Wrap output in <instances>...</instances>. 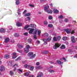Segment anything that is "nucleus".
I'll return each instance as SVG.
<instances>
[{
    "label": "nucleus",
    "mask_w": 77,
    "mask_h": 77,
    "mask_svg": "<svg viewBox=\"0 0 77 77\" xmlns=\"http://www.w3.org/2000/svg\"><path fill=\"white\" fill-rule=\"evenodd\" d=\"M36 69H42L43 67L41 66H36L35 67Z\"/></svg>",
    "instance_id": "14"
},
{
    "label": "nucleus",
    "mask_w": 77,
    "mask_h": 77,
    "mask_svg": "<svg viewBox=\"0 0 77 77\" xmlns=\"http://www.w3.org/2000/svg\"><path fill=\"white\" fill-rule=\"evenodd\" d=\"M58 17L59 18H63V17L62 15H61L59 17Z\"/></svg>",
    "instance_id": "42"
},
{
    "label": "nucleus",
    "mask_w": 77,
    "mask_h": 77,
    "mask_svg": "<svg viewBox=\"0 0 77 77\" xmlns=\"http://www.w3.org/2000/svg\"><path fill=\"white\" fill-rule=\"evenodd\" d=\"M46 12L48 14H51L53 13V11L51 10H48Z\"/></svg>",
    "instance_id": "22"
},
{
    "label": "nucleus",
    "mask_w": 77,
    "mask_h": 77,
    "mask_svg": "<svg viewBox=\"0 0 77 77\" xmlns=\"http://www.w3.org/2000/svg\"><path fill=\"white\" fill-rule=\"evenodd\" d=\"M11 42H12V43H14L15 42V41H14V39H12L11 40Z\"/></svg>",
    "instance_id": "49"
},
{
    "label": "nucleus",
    "mask_w": 77,
    "mask_h": 77,
    "mask_svg": "<svg viewBox=\"0 0 77 77\" xmlns=\"http://www.w3.org/2000/svg\"><path fill=\"white\" fill-rule=\"evenodd\" d=\"M17 51L18 52H20V53H22V51H19L18 50H17Z\"/></svg>",
    "instance_id": "57"
},
{
    "label": "nucleus",
    "mask_w": 77,
    "mask_h": 77,
    "mask_svg": "<svg viewBox=\"0 0 77 77\" xmlns=\"http://www.w3.org/2000/svg\"><path fill=\"white\" fill-rule=\"evenodd\" d=\"M64 30L66 32L67 34L70 33V32H71V34H73V33H74V31L72 30L71 31V29H65Z\"/></svg>",
    "instance_id": "3"
},
{
    "label": "nucleus",
    "mask_w": 77,
    "mask_h": 77,
    "mask_svg": "<svg viewBox=\"0 0 77 77\" xmlns=\"http://www.w3.org/2000/svg\"><path fill=\"white\" fill-rule=\"evenodd\" d=\"M53 11L54 14H57L59 13V11H58L57 9L55 8L53 10Z\"/></svg>",
    "instance_id": "11"
},
{
    "label": "nucleus",
    "mask_w": 77,
    "mask_h": 77,
    "mask_svg": "<svg viewBox=\"0 0 77 77\" xmlns=\"http://www.w3.org/2000/svg\"><path fill=\"white\" fill-rule=\"evenodd\" d=\"M60 45V44H59L58 43H55L54 46V49H55V50L57 49V48L59 47Z\"/></svg>",
    "instance_id": "5"
},
{
    "label": "nucleus",
    "mask_w": 77,
    "mask_h": 77,
    "mask_svg": "<svg viewBox=\"0 0 77 77\" xmlns=\"http://www.w3.org/2000/svg\"><path fill=\"white\" fill-rule=\"evenodd\" d=\"M13 67L14 68V71H15V70H16V68L18 67V64H15L14 65H13Z\"/></svg>",
    "instance_id": "15"
},
{
    "label": "nucleus",
    "mask_w": 77,
    "mask_h": 77,
    "mask_svg": "<svg viewBox=\"0 0 77 77\" xmlns=\"http://www.w3.org/2000/svg\"><path fill=\"white\" fill-rule=\"evenodd\" d=\"M50 6H51V7H52V6H53V4L51 3L50 5Z\"/></svg>",
    "instance_id": "61"
},
{
    "label": "nucleus",
    "mask_w": 77,
    "mask_h": 77,
    "mask_svg": "<svg viewBox=\"0 0 77 77\" xmlns=\"http://www.w3.org/2000/svg\"><path fill=\"white\" fill-rule=\"evenodd\" d=\"M49 72H50L51 73H53V72H54V71L52 70H50L49 71Z\"/></svg>",
    "instance_id": "37"
},
{
    "label": "nucleus",
    "mask_w": 77,
    "mask_h": 77,
    "mask_svg": "<svg viewBox=\"0 0 77 77\" xmlns=\"http://www.w3.org/2000/svg\"><path fill=\"white\" fill-rule=\"evenodd\" d=\"M44 43V44L45 45H46L47 44V41H51V37H50L49 38H48L47 40H45V39H44L43 40Z\"/></svg>",
    "instance_id": "4"
},
{
    "label": "nucleus",
    "mask_w": 77,
    "mask_h": 77,
    "mask_svg": "<svg viewBox=\"0 0 77 77\" xmlns=\"http://www.w3.org/2000/svg\"><path fill=\"white\" fill-rule=\"evenodd\" d=\"M68 52H71L72 51L70 49H69L68 50Z\"/></svg>",
    "instance_id": "58"
},
{
    "label": "nucleus",
    "mask_w": 77,
    "mask_h": 77,
    "mask_svg": "<svg viewBox=\"0 0 77 77\" xmlns=\"http://www.w3.org/2000/svg\"><path fill=\"white\" fill-rule=\"evenodd\" d=\"M9 29L10 30H12V26H10L9 27Z\"/></svg>",
    "instance_id": "54"
},
{
    "label": "nucleus",
    "mask_w": 77,
    "mask_h": 77,
    "mask_svg": "<svg viewBox=\"0 0 77 77\" xmlns=\"http://www.w3.org/2000/svg\"><path fill=\"white\" fill-rule=\"evenodd\" d=\"M46 0H40V2H45V1H46Z\"/></svg>",
    "instance_id": "56"
},
{
    "label": "nucleus",
    "mask_w": 77,
    "mask_h": 77,
    "mask_svg": "<svg viewBox=\"0 0 77 77\" xmlns=\"http://www.w3.org/2000/svg\"><path fill=\"white\" fill-rule=\"evenodd\" d=\"M42 52L43 54H48V51H43Z\"/></svg>",
    "instance_id": "27"
},
{
    "label": "nucleus",
    "mask_w": 77,
    "mask_h": 77,
    "mask_svg": "<svg viewBox=\"0 0 77 77\" xmlns=\"http://www.w3.org/2000/svg\"><path fill=\"white\" fill-rule=\"evenodd\" d=\"M20 60V57H19L17 59L15 60L16 61H17V60Z\"/></svg>",
    "instance_id": "45"
},
{
    "label": "nucleus",
    "mask_w": 77,
    "mask_h": 77,
    "mask_svg": "<svg viewBox=\"0 0 77 77\" xmlns=\"http://www.w3.org/2000/svg\"><path fill=\"white\" fill-rule=\"evenodd\" d=\"M15 36H16V37H18L20 36V34H18L17 33H15L14 35Z\"/></svg>",
    "instance_id": "31"
},
{
    "label": "nucleus",
    "mask_w": 77,
    "mask_h": 77,
    "mask_svg": "<svg viewBox=\"0 0 77 77\" xmlns=\"http://www.w3.org/2000/svg\"><path fill=\"white\" fill-rule=\"evenodd\" d=\"M45 36H48V33H45Z\"/></svg>",
    "instance_id": "52"
},
{
    "label": "nucleus",
    "mask_w": 77,
    "mask_h": 77,
    "mask_svg": "<svg viewBox=\"0 0 77 77\" xmlns=\"http://www.w3.org/2000/svg\"><path fill=\"white\" fill-rule=\"evenodd\" d=\"M63 60H64L65 62H66V59L65 57H63Z\"/></svg>",
    "instance_id": "50"
},
{
    "label": "nucleus",
    "mask_w": 77,
    "mask_h": 77,
    "mask_svg": "<svg viewBox=\"0 0 77 77\" xmlns=\"http://www.w3.org/2000/svg\"><path fill=\"white\" fill-rule=\"evenodd\" d=\"M33 53L32 52H29L28 54V57H30V59H33L36 56V54H34L33 55Z\"/></svg>",
    "instance_id": "1"
},
{
    "label": "nucleus",
    "mask_w": 77,
    "mask_h": 77,
    "mask_svg": "<svg viewBox=\"0 0 77 77\" xmlns=\"http://www.w3.org/2000/svg\"><path fill=\"white\" fill-rule=\"evenodd\" d=\"M39 75H38L37 76V77H41V76H42V72H40L39 73Z\"/></svg>",
    "instance_id": "23"
},
{
    "label": "nucleus",
    "mask_w": 77,
    "mask_h": 77,
    "mask_svg": "<svg viewBox=\"0 0 77 77\" xmlns=\"http://www.w3.org/2000/svg\"><path fill=\"white\" fill-rule=\"evenodd\" d=\"M48 27H53V25L51 24H49L48 25Z\"/></svg>",
    "instance_id": "39"
},
{
    "label": "nucleus",
    "mask_w": 77,
    "mask_h": 77,
    "mask_svg": "<svg viewBox=\"0 0 77 77\" xmlns=\"http://www.w3.org/2000/svg\"><path fill=\"white\" fill-rule=\"evenodd\" d=\"M57 62L58 63V64L60 65H61L62 66V64H63V62H61V61L59 60H57Z\"/></svg>",
    "instance_id": "17"
},
{
    "label": "nucleus",
    "mask_w": 77,
    "mask_h": 77,
    "mask_svg": "<svg viewBox=\"0 0 77 77\" xmlns=\"http://www.w3.org/2000/svg\"><path fill=\"white\" fill-rule=\"evenodd\" d=\"M34 69V67L32 66H31L30 67V69L31 70V71H33Z\"/></svg>",
    "instance_id": "38"
},
{
    "label": "nucleus",
    "mask_w": 77,
    "mask_h": 77,
    "mask_svg": "<svg viewBox=\"0 0 77 77\" xmlns=\"http://www.w3.org/2000/svg\"><path fill=\"white\" fill-rule=\"evenodd\" d=\"M64 21L65 22H66V23L67 22H68V20L67 19H66L64 20Z\"/></svg>",
    "instance_id": "48"
},
{
    "label": "nucleus",
    "mask_w": 77,
    "mask_h": 77,
    "mask_svg": "<svg viewBox=\"0 0 77 77\" xmlns=\"http://www.w3.org/2000/svg\"><path fill=\"white\" fill-rule=\"evenodd\" d=\"M24 68H29L30 67V65H25L24 66Z\"/></svg>",
    "instance_id": "19"
},
{
    "label": "nucleus",
    "mask_w": 77,
    "mask_h": 77,
    "mask_svg": "<svg viewBox=\"0 0 77 77\" xmlns=\"http://www.w3.org/2000/svg\"><path fill=\"white\" fill-rule=\"evenodd\" d=\"M6 32V29L4 28H1L0 29V32L1 33H5Z\"/></svg>",
    "instance_id": "10"
},
{
    "label": "nucleus",
    "mask_w": 77,
    "mask_h": 77,
    "mask_svg": "<svg viewBox=\"0 0 77 77\" xmlns=\"http://www.w3.org/2000/svg\"><path fill=\"white\" fill-rule=\"evenodd\" d=\"M33 31H34V29L33 28H31L29 32V33H32L33 32Z\"/></svg>",
    "instance_id": "16"
},
{
    "label": "nucleus",
    "mask_w": 77,
    "mask_h": 77,
    "mask_svg": "<svg viewBox=\"0 0 77 77\" xmlns=\"http://www.w3.org/2000/svg\"><path fill=\"white\" fill-rule=\"evenodd\" d=\"M48 18L49 20H51L53 18V17L51 16H49Z\"/></svg>",
    "instance_id": "40"
},
{
    "label": "nucleus",
    "mask_w": 77,
    "mask_h": 77,
    "mask_svg": "<svg viewBox=\"0 0 77 77\" xmlns=\"http://www.w3.org/2000/svg\"><path fill=\"white\" fill-rule=\"evenodd\" d=\"M71 39L73 43H74L75 42V38L74 36H72L71 37Z\"/></svg>",
    "instance_id": "9"
},
{
    "label": "nucleus",
    "mask_w": 77,
    "mask_h": 77,
    "mask_svg": "<svg viewBox=\"0 0 77 77\" xmlns=\"http://www.w3.org/2000/svg\"><path fill=\"white\" fill-rule=\"evenodd\" d=\"M18 11L19 12H21V9H20V8H19L18 10Z\"/></svg>",
    "instance_id": "59"
},
{
    "label": "nucleus",
    "mask_w": 77,
    "mask_h": 77,
    "mask_svg": "<svg viewBox=\"0 0 77 77\" xmlns=\"http://www.w3.org/2000/svg\"><path fill=\"white\" fill-rule=\"evenodd\" d=\"M74 58H77V54L76 55H75L73 57Z\"/></svg>",
    "instance_id": "55"
},
{
    "label": "nucleus",
    "mask_w": 77,
    "mask_h": 77,
    "mask_svg": "<svg viewBox=\"0 0 77 77\" xmlns=\"http://www.w3.org/2000/svg\"><path fill=\"white\" fill-rule=\"evenodd\" d=\"M29 6L30 7H31L32 8H33V7H34V6H35L34 5H31V4H29Z\"/></svg>",
    "instance_id": "44"
},
{
    "label": "nucleus",
    "mask_w": 77,
    "mask_h": 77,
    "mask_svg": "<svg viewBox=\"0 0 77 77\" xmlns=\"http://www.w3.org/2000/svg\"><path fill=\"white\" fill-rule=\"evenodd\" d=\"M32 27V28H35L36 27V25L35 24H30V26H29V25H26V26L24 27V29H27V28H29V27Z\"/></svg>",
    "instance_id": "2"
},
{
    "label": "nucleus",
    "mask_w": 77,
    "mask_h": 77,
    "mask_svg": "<svg viewBox=\"0 0 77 77\" xmlns=\"http://www.w3.org/2000/svg\"><path fill=\"white\" fill-rule=\"evenodd\" d=\"M26 12H27V10H25L24 11V12H23V14H26Z\"/></svg>",
    "instance_id": "53"
},
{
    "label": "nucleus",
    "mask_w": 77,
    "mask_h": 77,
    "mask_svg": "<svg viewBox=\"0 0 77 77\" xmlns=\"http://www.w3.org/2000/svg\"><path fill=\"white\" fill-rule=\"evenodd\" d=\"M29 72H26V73H25V74H24V75L25 76H26V77H27V76H28V75H29Z\"/></svg>",
    "instance_id": "30"
},
{
    "label": "nucleus",
    "mask_w": 77,
    "mask_h": 77,
    "mask_svg": "<svg viewBox=\"0 0 77 77\" xmlns=\"http://www.w3.org/2000/svg\"><path fill=\"white\" fill-rule=\"evenodd\" d=\"M18 71H19L18 72L20 74H21V73H23V71H22V70H21L20 69H18Z\"/></svg>",
    "instance_id": "36"
},
{
    "label": "nucleus",
    "mask_w": 77,
    "mask_h": 77,
    "mask_svg": "<svg viewBox=\"0 0 77 77\" xmlns=\"http://www.w3.org/2000/svg\"><path fill=\"white\" fill-rule=\"evenodd\" d=\"M17 46L18 47V48L20 49L23 48L24 47L23 45H20V44L19 43L17 44Z\"/></svg>",
    "instance_id": "13"
},
{
    "label": "nucleus",
    "mask_w": 77,
    "mask_h": 77,
    "mask_svg": "<svg viewBox=\"0 0 77 77\" xmlns=\"http://www.w3.org/2000/svg\"><path fill=\"white\" fill-rule=\"evenodd\" d=\"M28 43L29 44H31L32 43V39L29 38L28 39Z\"/></svg>",
    "instance_id": "21"
},
{
    "label": "nucleus",
    "mask_w": 77,
    "mask_h": 77,
    "mask_svg": "<svg viewBox=\"0 0 77 77\" xmlns=\"http://www.w3.org/2000/svg\"><path fill=\"white\" fill-rule=\"evenodd\" d=\"M36 64L37 66L39 65V64H40V63L39 62H37L36 63Z\"/></svg>",
    "instance_id": "51"
},
{
    "label": "nucleus",
    "mask_w": 77,
    "mask_h": 77,
    "mask_svg": "<svg viewBox=\"0 0 77 77\" xmlns=\"http://www.w3.org/2000/svg\"><path fill=\"white\" fill-rule=\"evenodd\" d=\"M10 72L11 75H12L14 74V72H13V71H10Z\"/></svg>",
    "instance_id": "43"
},
{
    "label": "nucleus",
    "mask_w": 77,
    "mask_h": 77,
    "mask_svg": "<svg viewBox=\"0 0 77 77\" xmlns=\"http://www.w3.org/2000/svg\"><path fill=\"white\" fill-rule=\"evenodd\" d=\"M27 18L28 19V20H30V17H27Z\"/></svg>",
    "instance_id": "60"
},
{
    "label": "nucleus",
    "mask_w": 77,
    "mask_h": 77,
    "mask_svg": "<svg viewBox=\"0 0 77 77\" xmlns=\"http://www.w3.org/2000/svg\"><path fill=\"white\" fill-rule=\"evenodd\" d=\"M9 38H6L5 39V43H8V42H9Z\"/></svg>",
    "instance_id": "12"
},
{
    "label": "nucleus",
    "mask_w": 77,
    "mask_h": 77,
    "mask_svg": "<svg viewBox=\"0 0 77 77\" xmlns=\"http://www.w3.org/2000/svg\"><path fill=\"white\" fill-rule=\"evenodd\" d=\"M63 41H66L67 39V37H64L63 38Z\"/></svg>",
    "instance_id": "32"
},
{
    "label": "nucleus",
    "mask_w": 77,
    "mask_h": 77,
    "mask_svg": "<svg viewBox=\"0 0 77 77\" xmlns=\"http://www.w3.org/2000/svg\"><path fill=\"white\" fill-rule=\"evenodd\" d=\"M53 39L54 41H57V38H56V37H54Z\"/></svg>",
    "instance_id": "33"
},
{
    "label": "nucleus",
    "mask_w": 77,
    "mask_h": 77,
    "mask_svg": "<svg viewBox=\"0 0 77 77\" xmlns=\"http://www.w3.org/2000/svg\"><path fill=\"white\" fill-rule=\"evenodd\" d=\"M37 42L38 43V44H39L40 42H39V41H37Z\"/></svg>",
    "instance_id": "63"
},
{
    "label": "nucleus",
    "mask_w": 77,
    "mask_h": 77,
    "mask_svg": "<svg viewBox=\"0 0 77 77\" xmlns=\"http://www.w3.org/2000/svg\"><path fill=\"white\" fill-rule=\"evenodd\" d=\"M49 6L48 5H47V6L45 7H44V9L45 11V12H47V11H48V9H49Z\"/></svg>",
    "instance_id": "8"
},
{
    "label": "nucleus",
    "mask_w": 77,
    "mask_h": 77,
    "mask_svg": "<svg viewBox=\"0 0 77 77\" xmlns=\"http://www.w3.org/2000/svg\"><path fill=\"white\" fill-rule=\"evenodd\" d=\"M34 38L35 39H37V37L36 35H34Z\"/></svg>",
    "instance_id": "46"
},
{
    "label": "nucleus",
    "mask_w": 77,
    "mask_h": 77,
    "mask_svg": "<svg viewBox=\"0 0 77 77\" xmlns=\"http://www.w3.org/2000/svg\"><path fill=\"white\" fill-rule=\"evenodd\" d=\"M60 38H61V37H60V36H58L57 37V39L58 41H60Z\"/></svg>",
    "instance_id": "35"
},
{
    "label": "nucleus",
    "mask_w": 77,
    "mask_h": 77,
    "mask_svg": "<svg viewBox=\"0 0 77 77\" xmlns=\"http://www.w3.org/2000/svg\"><path fill=\"white\" fill-rule=\"evenodd\" d=\"M23 35L25 36H27L28 35V33L27 32L24 33H23Z\"/></svg>",
    "instance_id": "41"
},
{
    "label": "nucleus",
    "mask_w": 77,
    "mask_h": 77,
    "mask_svg": "<svg viewBox=\"0 0 77 77\" xmlns=\"http://www.w3.org/2000/svg\"><path fill=\"white\" fill-rule=\"evenodd\" d=\"M5 57L6 59H9V55L8 54H6L5 55Z\"/></svg>",
    "instance_id": "26"
},
{
    "label": "nucleus",
    "mask_w": 77,
    "mask_h": 77,
    "mask_svg": "<svg viewBox=\"0 0 77 77\" xmlns=\"http://www.w3.org/2000/svg\"><path fill=\"white\" fill-rule=\"evenodd\" d=\"M30 16V13H27L25 14V17H29Z\"/></svg>",
    "instance_id": "24"
},
{
    "label": "nucleus",
    "mask_w": 77,
    "mask_h": 77,
    "mask_svg": "<svg viewBox=\"0 0 77 77\" xmlns=\"http://www.w3.org/2000/svg\"><path fill=\"white\" fill-rule=\"evenodd\" d=\"M65 46L64 45H62L61 47V49H65Z\"/></svg>",
    "instance_id": "28"
},
{
    "label": "nucleus",
    "mask_w": 77,
    "mask_h": 77,
    "mask_svg": "<svg viewBox=\"0 0 77 77\" xmlns=\"http://www.w3.org/2000/svg\"><path fill=\"white\" fill-rule=\"evenodd\" d=\"M5 69L4 66H1V69H0L1 71H3V69Z\"/></svg>",
    "instance_id": "20"
},
{
    "label": "nucleus",
    "mask_w": 77,
    "mask_h": 77,
    "mask_svg": "<svg viewBox=\"0 0 77 77\" xmlns=\"http://www.w3.org/2000/svg\"><path fill=\"white\" fill-rule=\"evenodd\" d=\"M29 48H30V46H29V45H27L26 46V48H25V53H27L29 51Z\"/></svg>",
    "instance_id": "6"
},
{
    "label": "nucleus",
    "mask_w": 77,
    "mask_h": 77,
    "mask_svg": "<svg viewBox=\"0 0 77 77\" xmlns=\"http://www.w3.org/2000/svg\"><path fill=\"white\" fill-rule=\"evenodd\" d=\"M18 14L19 15H21V13L20 12H18Z\"/></svg>",
    "instance_id": "62"
},
{
    "label": "nucleus",
    "mask_w": 77,
    "mask_h": 77,
    "mask_svg": "<svg viewBox=\"0 0 77 77\" xmlns=\"http://www.w3.org/2000/svg\"><path fill=\"white\" fill-rule=\"evenodd\" d=\"M16 26H17L18 27L22 26V25H23L21 23L19 22H16Z\"/></svg>",
    "instance_id": "7"
},
{
    "label": "nucleus",
    "mask_w": 77,
    "mask_h": 77,
    "mask_svg": "<svg viewBox=\"0 0 77 77\" xmlns=\"http://www.w3.org/2000/svg\"><path fill=\"white\" fill-rule=\"evenodd\" d=\"M17 53H13V56L12 57L13 59H15L17 57Z\"/></svg>",
    "instance_id": "18"
},
{
    "label": "nucleus",
    "mask_w": 77,
    "mask_h": 77,
    "mask_svg": "<svg viewBox=\"0 0 77 77\" xmlns=\"http://www.w3.org/2000/svg\"><path fill=\"white\" fill-rule=\"evenodd\" d=\"M33 77V75H30L29 76V77Z\"/></svg>",
    "instance_id": "64"
},
{
    "label": "nucleus",
    "mask_w": 77,
    "mask_h": 77,
    "mask_svg": "<svg viewBox=\"0 0 77 77\" xmlns=\"http://www.w3.org/2000/svg\"><path fill=\"white\" fill-rule=\"evenodd\" d=\"M37 32H38V29L36 28L35 30L34 31V34L35 35H36L37 33Z\"/></svg>",
    "instance_id": "34"
},
{
    "label": "nucleus",
    "mask_w": 77,
    "mask_h": 77,
    "mask_svg": "<svg viewBox=\"0 0 77 77\" xmlns=\"http://www.w3.org/2000/svg\"><path fill=\"white\" fill-rule=\"evenodd\" d=\"M16 4L17 5H18L20 4V1L19 0H16Z\"/></svg>",
    "instance_id": "25"
},
{
    "label": "nucleus",
    "mask_w": 77,
    "mask_h": 77,
    "mask_svg": "<svg viewBox=\"0 0 77 77\" xmlns=\"http://www.w3.org/2000/svg\"><path fill=\"white\" fill-rule=\"evenodd\" d=\"M44 24L45 25H47L48 24V23H47V22L46 21H45L44 22Z\"/></svg>",
    "instance_id": "47"
},
{
    "label": "nucleus",
    "mask_w": 77,
    "mask_h": 77,
    "mask_svg": "<svg viewBox=\"0 0 77 77\" xmlns=\"http://www.w3.org/2000/svg\"><path fill=\"white\" fill-rule=\"evenodd\" d=\"M41 30H38V31L37 33L38 36H40V35H41Z\"/></svg>",
    "instance_id": "29"
}]
</instances>
